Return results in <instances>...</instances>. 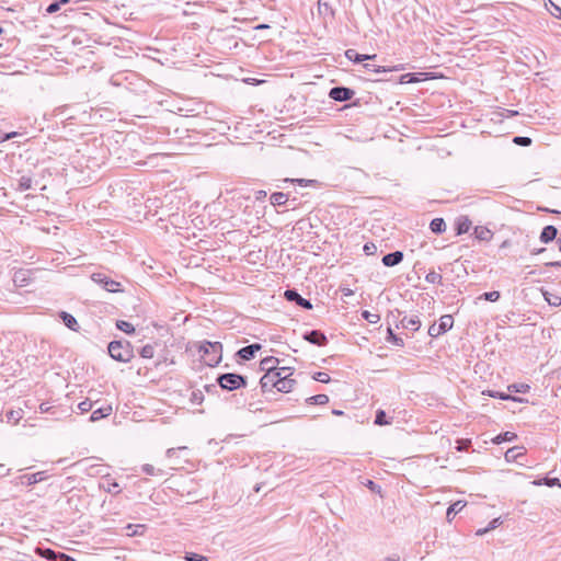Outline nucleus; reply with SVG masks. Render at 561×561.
I'll list each match as a JSON object with an SVG mask.
<instances>
[{
  "label": "nucleus",
  "instance_id": "nucleus-1",
  "mask_svg": "<svg viewBox=\"0 0 561 561\" xmlns=\"http://www.w3.org/2000/svg\"><path fill=\"white\" fill-rule=\"evenodd\" d=\"M199 353L205 364L213 367L221 360L222 345L219 342L205 341L199 346Z\"/></svg>",
  "mask_w": 561,
  "mask_h": 561
},
{
  "label": "nucleus",
  "instance_id": "nucleus-2",
  "mask_svg": "<svg viewBox=\"0 0 561 561\" xmlns=\"http://www.w3.org/2000/svg\"><path fill=\"white\" fill-rule=\"evenodd\" d=\"M110 356L118 362L128 363L133 358V350L128 342L113 341L108 344Z\"/></svg>",
  "mask_w": 561,
  "mask_h": 561
},
{
  "label": "nucleus",
  "instance_id": "nucleus-3",
  "mask_svg": "<svg viewBox=\"0 0 561 561\" xmlns=\"http://www.w3.org/2000/svg\"><path fill=\"white\" fill-rule=\"evenodd\" d=\"M218 385L228 391H232L242 387H245V378L239 374L227 373L217 377Z\"/></svg>",
  "mask_w": 561,
  "mask_h": 561
},
{
  "label": "nucleus",
  "instance_id": "nucleus-4",
  "mask_svg": "<svg viewBox=\"0 0 561 561\" xmlns=\"http://www.w3.org/2000/svg\"><path fill=\"white\" fill-rule=\"evenodd\" d=\"M453 324H454L453 316L444 314L440 317L438 324L433 323L428 328V335L432 337H437V336L444 334L445 332H447L448 330H450L453 328Z\"/></svg>",
  "mask_w": 561,
  "mask_h": 561
},
{
  "label": "nucleus",
  "instance_id": "nucleus-5",
  "mask_svg": "<svg viewBox=\"0 0 561 561\" xmlns=\"http://www.w3.org/2000/svg\"><path fill=\"white\" fill-rule=\"evenodd\" d=\"M92 280L100 286H102L105 290L110 293H118L122 291L121 283L110 278L107 275L103 273H94L91 276Z\"/></svg>",
  "mask_w": 561,
  "mask_h": 561
},
{
  "label": "nucleus",
  "instance_id": "nucleus-6",
  "mask_svg": "<svg viewBox=\"0 0 561 561\" xmlns=\"http://www.w3.org/2000/svg\"><path fill=\"white\" fill-rule=\"evenodd\" d=\"M354 94V90L346 87H334L329 92V96L337 102L350 101Z\"/></svg>",
  "mask_w": 561,
  "mask_h": 561
},
{
  "label": "nucleus",
  "instance_id": "nucleus-7",
  "mask_svg": "<svg viewBox=\"0 0 561 561\" xmlns=\"http://www.w3.org/2000/svg\"><path fill=\"white\" fill-rule=\"evenodd\" d=\"M278 379L279 377L276 370L265 371V374L260 379L262 391L265 392L272 390L273 388L277 389Z\"/></svg>",
  "mask_w": 561,
  "mask_h": 561
},
{
  "label": "nucleus",
  "instance_id": "nucleus-8",
  "mask_svg": "<svg viewBox=\"0 0 561 561\" xmlns=\"http://www.w3.org/2000/svg\"><path fill=\"white\" fill-rule=\"evenodd\" d=\"M284 296L288 301H295L298 306H300L304 309H312V304L310 302V300L302 298L295 289H287L284 293Z\"/></svg>",
  "mask_w": 561,
  "mask_h": 561
},
{
  "label": "nucleus",
  "instance_id": "nucleus-9",
  "mask_svg": "<svg viewBox=\"0 0 561 561\" xmlns=\"http://www.w3.org/2000/svg\"><path fill=\"white\" fill-rule=\"evenodd\" d=\"M47 478L45 471H39L32 474H22L19 477V483L22 485H33Z\"/></svg>",
  "mask_w": 561,
  "mask_h": 561
},
{
  "label": "nucleus",
  "instance_id": "nucleus-10",
  "mask_svg": "<svg viewBox=\"0 0 561 561\" xmlns=\"http://www.w3.org/2000/svg\"><path fill=\"white\" fill-rule=\"evenodd\" d=\"M304 339L311 344L323 346L328 343L327 336L318 330H312L304 334Z\"/></svg>",
  "mask_w": 561,
  "mask_h": 561
},
{
  "label": "nucleus",
  "instance_id": "nucleus-11",
  "mask_svg": "<svg viewBox=\"0 0 561 561\" xmlns=\"http://www.w3.org/2000/svg\"><path fill=\"white\" fill-rule=\"evenodd\" d=\"M262 348V345L259 343H254L248 346L242 347L238 351V356L243 360H250L255 356V353Z\"/></svg>",
  "mask_w": 561,
  "mask_h": 561
},
{
  "label": "nucleus",
  "instance_id": "nucleus-12",
  "mask_svg": "<svg viewBox=\"0 0 561 561\" xmlns=\"http://www.w3.org/2000/svg\"><path fill=\"white\" fill-rule=\"evenodd\" d=\"M403 260V253L401 251H394L386 254L382 257V263L385 266L391 267L401 263Z\"/></svg>",
  "mask_w": 561,
  "mask_h": 561
},
{
  "label": "nucleus",
  "instance_id": "nucleus-13",
  "mask_svg": "<svg viewBox=\"0 0 561 561\" xmlns=\"http://www.w3.org/2000/svg\"><path fill=\"white\" fill-rule=\"evenodd\" d=\"M345 56L347 59H350L351 61H354V62H362V61H365V60H373L377 57V55H363V54H358L355 49H347L345 51Z\"/></svg>",
  "mask_w": 561,
  "mask_h": 561
},
{
  "label": "nucleus",
  "instance_id": "nucleus-14",
  "mask_svg": "<svg viewBox=\"0 0 561 561\" xmlns=\"http://www.w3.org/2000/svg\"><path fill=\"white\" fill-rule=\"evenodd\" d=\"M557 233H558V230L554 226H552V225L546 226L540 233V241L543 243H549L556 239Z\"/></svg>",
  "mask_w": 561,
  "mask_h": 561
},
{
  "label": "nucleus",
  "instance_id": "nucleus-15",
  "mask_svg": "<svg viewBox=\"0 0 561 561\" xmlns=\"http://www.w3.org/2000/svg\"><path fill=\"white\" fill-rule=\"evenodd\" d=\"M289 377L290 376H288V375H284V377H279L278 385H277V391L285 392V393L291 391L296 381Z\"/></svg>",
  "mask_w": 561,
  "mask_h": 561
},
{
  "label": "nucleus",
  "instance_id": "nucleus-16",
  "mask_svg": "<svg viewBox=\"0 0 561 561\" xmlns=\"http://www.w3.org/2000/svg\"><path fill=\"white\" fill-rule=\"evenodd\" d=\"M112 405H106L94 410L90 416L91 422H96L103 417H107L112 414Z\"/></svg>",
  "mask_w": 561,
  "mask_h": 561
},
{
  "label": "nucleus",
  "instance_id": "nucleus-17",
  "mask_svg": "<svg viewBox=\"0 0 561 561\" xmlns=\"http://www.w3.org/2000/svg\"><path fill=\"white\" fill-rule=\"evenodd\" d=\"M278 363H279L278 358L273 357V356H268V357H265V358H263L261 360L260 368L263 371L276 370V367H277Z\"/></svg>",
  "mask_w": 561,
  "mask_h": 561
},
{
  "label": "nucleus",
  "instance_id": "nucleus-18",
  "mask_svg": "<svg viewBox=\"0 0 561 561\" xmlns=\"http://www.w3.org/2000/svg\"><path fill=\"white\" fill-rule=\"evenodd\" d=\"M473 234L480 241H490L493 237V232L489 228L482 226L476 227Z\"/></svg>",
  "mask_w": 561,
  "mask_h": 561
},
{
  "label": "nucleus",
  "instance_id": "nucleus-19",
  "mask_svg": "<svg viewBox=\"0 0 561 561\" xmlns=\"http://www.w3.org/2000/svg\"><path fill=\"white\" fill-rule=\"evenodd\" d=\"M401 325L404 329L417 331L421 327V321L417 317H403V319L401 320Z\"/></svg>",
  "mask_w": 561,
  "mask_h": 561
},
{
  "label": "nucleus",
  "instance_id": "nucleus-20",
  "mask_svg": "<svg viewBox=\"0 0 561 561\" xmlns=\"http://www.w3.org/2000/svg\"><path fill=\"white\" fill-rule=\"evenodd\" d=\"M60 318L62 319L65 325L68 329L72 330L75 332H78L79 324H78V321L76 320V318L72 314H70V313H68L66 311H62V312H60Z\"/></svg>",
  "mask_w": 561,
  "mask_h": 561
},
{
  "label": "nucleus",
  "instance_id": "nucleus-21",
  "mask_svg": "<svg viewBox=\"0 0 561 561\" xmlns=\"http://www.w3.org/2000/svg\"><path fill=\"white\" fill-rule=\"evenodd\" d=\"M470 227L471 220L468 217H460L457 219L456 229L458 234L468 232Z\"/></svg>",
  "mask_w": 561,
  "mask_h": 561
},
{
  "label": "nucleus",
  "instance_id": "nucleus-22",
  "mask_svg": "<svg viewBox=\"0 0 561 561\" xmlns=\"http://www.w3.org/2000/svg\"><path fill=\"white\" fill-rule=\"evenodd\" d=\"M466 506L461 501H457L447 508L446 517L450 522L454 516Z\"/></svg>",
  "mask_w": 561,
  "mask_h": 561
},
{
  "label": "nucleus",
  "instance_id": "nucleus-23",
  "mask_svg": "<svg viewBox=\"0 0 561 561\" xmlns=\"http://www.w3.org/2000/svg\"><path fill=\"white\" fill-rule=\"evenodd\" d=\"M430 228L434 233H443L446 230V222L443 218H435L431 221Z\"/></svg>",
  "mask_w": 561,
  "mask_h": 561
},
{
  "label": "nucleus",
  "instance_id": "nucleus-24",
  "mask_svg": "<svg viewBox=\"0 0 561 561\" xmlns=\"http://www.w3.org/2000/svg\"><path fill=\"white\" fill-rule=\"evenodd\" d=\"M363 67L366 70L374 71L376 73H383V72H388V71H392V70H401L400 66H397V67H393V68H386V67H382V66H375V65H371V64H365Z\"/></svg>",
  "mask_w": 561,
  "mask_h": 561
},
{
  "label": "nucleus",
  "instance_id": "nucleus-25",
  "mask_svg": "<svg viewBox=\"0 0 561 561\" xmlns=\"http://www.w3.org/2000/svg\"><path fill=\"white\" fill-rule=\"evenodd\" d=\"M501 524H502V522H501V518H500V517L494 518V519H492V520L489 523L488 527L478 529V530L476 531V535H477V536H479V537H481V536L485 535L486 533H489V531H491V530L495 529V528H496V527H499Z\"/></svg>",
  "mask_w": 561,
  "mask_h": 561
},
{
  "label": "nucleus",
  "instance_id": "nucleus-26",
  "mask_svg": "<svg viewBox=\"0 0 561 561\" xmlns=\"http://www.w3.org/2000/svg\"><path fill=\"white\" fill-rule=\"evenodd\" d=\"M270 201H271L272 205L280 206V205H284L288 201V197L285 193L276 192L271 195Z\"/></svg>",
  "mask_w": 561,
  "mask_h": 561
},
{
  "label": "nucleus",
  "instance_id": "nucleus-27",
  "mask_svg": "<svg viewBox=\"0 0 561 561\" xmlns=\"http://www.w3.org/2000/svg\"><path fill=\"white\" fill-rule=\"evenodd\" d=\"M517 438V435L513 432H505L492 439L494 444H501L503 442H513Z\"/></svg>",
  "mask_w": 561,
  "mask_h": 561
},
{
  "label": "nucleus",
  "instance_id": "nucleus-28",
  "mask_svg": "<svg viewBox=\"0 0 561 561\" xmlns=\"http://www.w3.org/2000/svg\"><path fill=\"white\" fill-rule=\"evenodd\" d=\"M522 455H524L522 447H512L505 453V459L507 461H515Z\"/></svg>",
  "mask_w": 561,
  "mask_h": 561
},
{
  "label": "nucleus",
  "instance_id": "nucleus-29",
  "mask_svg": "<svg viewBox=\"0 0 561 561\" xmlns=\"http://www.w3.org/2000/svg\"><path fill=\"white\" fill-rule=\"evenodd\" d=\"M307 403L309 404H318V405H323V404H327L329 402V397L327 394H316V396H312V397H309L307 400H306Z\"/></svg>",
  "mask_w": 561,
  "mask_h": 561
},
{
  "label": "nucleus",
  "instance_id": "nucleus-30",
  "mask_svg": "<svg viewBox=\"0 0 561 561\" xmlns=\"http://www.w3.org/2000/svg\"><path fill=\"white\" fill-rule=\"evenodd\" d=\"M145 529V525H133V524H128L126 527H125V530H126V535L127 536H138V535H142V531Z\"/></svg>",
  "mask_w": 561,
  "mask_h": 561
},
{
  "label": "nucleus",
  "instance_id": "nucleus-31",
  "mask_svg": "<svg viewBox=\"0 0 561 561\" xmlns=\"http://www.w3.org/2000/svg\"><path fill=\"white\" fill-rule=\"evenodd\" d=\"M425 280L430 284H442L443 276L435 271H431L426 274Z\"/></svg>",
  "mask_w": 561,
  "mask_h": 561
},
{
  "label": "nucleus",
  "instance_id": "nucleus-32",
  "mask_svg": "<svg viewBox=\"0 0 561 561\" xmlns=\"http://www.w3.org/2000/svg\"><path fill=\"white\" fill-rule=\"evenodd\" d=\"M116 327L117 329H119L121 331L127 333V334H130L135 331V328L131 323L127 322V321H124V320H119L117 321L116 323Z\"/></svg>",
  "mask_w": 561,
  "mask_h": 561
},
{
  "label": "nucleus",
  "instance_id": "nucleus-33",
  "mask_svg": "<svg viewBox=\"0 0 561 561\" xmlns=\"http://www.w3.org/2000/svg\"><path fill=\"white\" fill-rule=\"evenodd\" d=\"M142 472L148 476H162L163 471L161 469L154 468L152 465L146 463L142 466Z\"/></svg>",
  "mask_w": 561,
  "mask_h": 561
},
{
  "label": "nucleus",
  "instance_id": "nucleus-34",
  "mask_svg": "<svg viewBox=\"0 0 561 561\" xmlns=\"http://www.w3.org/2000/svg\"><path fill=\"white\" fill-rule=\"evenodd\" d=\"M32 179L30 176H22L20 180H19V190L21 192H24V191H27L30 188H32Z\"/></svg>",
  "mask_w": 561,
  "mask_h": 561
},
{
  "label": "nucleus",
  "instance_id": "nucleus-35",
  "mask_svg": "<svg viewBox=\"0 0 561 561\" xmlns=\"http://www.w3.org/2000/svg\"><path fill=\"white\" fill-rule=\"evenodd\" d=\"M501 295H500V291L497 290H493V291H488V293H484L482 294L479 299H484V300H488V301H497L500 299Z\"/></svg>",
  "mask_w": 561,
  "mask_h": 561
},
{
  "label": "nucleus",
  "instance_id": "nucleus-36",
  "mask_svg": "<svg viewBox=\"0 0 561 561\" xmlns=\"http://www.w3.org/2000/svg\"><path fill=\"white\" fill-rule=\"evenodd\" d=\"M22 410H18V411H9L7 412L5 416L8 419L9 422H13L14 424H16L20 419L22 417Z\"/></svg>",
  "mask_w": 561,
  "mask_h": 561
},
{
  "label": "nucleus",
  "instance_id": "nucleus-37",
  "mask_svg": "<svg viewBox=\"0 0 561 561\" xmlns=\"http://www.w3.org/2000/svg\"><path fill=\"white\" fill-rule=\"evenodd\" d=\"M154 354V347L150 344H147L141 347L140 356L144 358H152Z\"/></svg>",
  "mask_w": 561,
  "mask_h": 561
},
{
  "label": "nucleus",
  "instance_id": "nucleus-38",
  "mask_svg": "<svg viewBox=\"0 0 561 561\" xmlns=\"http://www.w3.org/2000/svg\"><path fill=\"white\" fill-rule=\"evenodd\" d=\"M362 317L367 320L369 323H377L380 320V316L377 313H371L367 310L362 312Z\"/></svg>",
  "mask_w": 561,
  "mask_h": 561
},
{
  "label": "nucleus",
  "instance_id": "nucleus-39",
  "mask_svg": "<svg viewBox=\"0 0 561 561\" xmlns=\"http://www.w3.org/2000/svg\"><path fill=\"white\" fill-rule=\"evenodd\" d=\"M387 341L388 342H391L398 346H402L403 345V340L401 337H398L391 328H388V337H387Z\"/></svg>",
  "mask_w": 561,
  "mask_h": 561
},
{
  "label": "nucleus",
  "instance_id": "nucleus-40",
  "mask_svg": "<svg viewBox=\"0 0 561 561\" xmlns=\"http://www.w3.org/2000/svg\"><path fill=\"white\" fill-rule=\"evenodd\" d=\"M375 424L377 425H386L389 424L387 420L386 412L383 410H378L376 413Z\"/></svg>",
  "mask_w": 561,
  "mask_h": 561
},
{
  "label": "nucleus",
  "instance_id": "nucleus-41",
  "mask_svg": "<svg viewBox=\"0 0 561 561\" xmlns=\"http://www.w3.org/2000/svg\"><path fill=\"white\" fill-rule=\"evenodd\" d=\"M545 299L551 306L558 307L561 305V297H559V296H553L548 293H545Z\"/></svg>",
  "mask_w": 561,
  "mask_h": 561
},
{
  "label": "nucleus",
  "instance_id": "nucleus-42",
  "mask_svg": "<svg viewBox=\"0 0 561 561\" xmlns=\"http://www.w3.org/2000/svg\"><path fill=\"white\" fill-rule=\"evenodd\" d=\"M316 381L328 383L330 382V376L327 373L318 371L312 377Z\"/></svg>",
  "mask_w": 561,
  "mask_h": 561
},
{
  "label": "nucleus",
  "instance_id": "nucleus-43",
  "mask_svg": "<svg viewBox=\"0 0 561 561\" xmlns=\"http://www.w3.org/2000/svg\"><path fill=\"white\" fill-rule=\"evenodd\" d=\"M78 408L81 411V413L89 412L93 408V402L90 401L89 399H87V400L80 402L78 404Z\"/></svg>",
  "mask_w": 561,
  "mask_h": 561
},
{
  "label": "nucleus",
  "instance_id": "nucleus-44",
  "mask_svg": "<svg viewBox=\"0 0 561 561\" xmlns=\"http://www.w3.org/2000/svg\"><path fill=\"white\" fill-rule=\"evenodd\" d=\"M185 560L186 561H208L207 557L201 556L197 553H193V552L186 553Z\"/></svg>",
  "mask_w": 561,
  "mask_h": 561
},
{
  "label": "nucleus",
  "instance_id": "nucleus-45",
  "mask_svg": "<svg viewBox=\"0 0 561 561\" xmlns=\"http://www.w3.org/2000/svg\"><path fill=\"white\" fill-rule=\"evenodd\" d=\"M508 390H513L515 392L526 393L529 390V386L525 385V383H519V385L515 383V385L510 386Z\"/></svg>",
  "mask_w": 561,
  "mask_h": 561
},
{
  "label": "nucleus",
  "instance_id": "nucleus-46",
  "mask_svg": "<svg viewBox=\"0 0 561 561\" xmlns=\"http://www.w3.org/2000/svg\"><path fill=\"white\" fill-rule=\"evenodd\" d=\"M377 251V247L375 243L373 242H368L364 245V252L365 254L367 255H373L375 254V252Z\"/></svg>",
  "mask_w": 561,
  "mask_h": 561
},
{
  "label": "nucleus",
  "instance_id": "nucleus-47",
  "mask_svg": "<svg viewBox=\"0 0 561 561\" xmlns=\"http://www.w3.org/2000/svg\"><path fill=\"white\" fill-rule=\"evenodd\" d=\"M514 142L520 146H529L531 144V139L528 137L517 136L514 138Z\"/></svg>",
  "mask_w": 561,
  "mask_h": 561
},
{
  "label": "nucleus",
  "instance_id": "nucleus-48",
  "mask_svg": "<svg viewBox=\"0 0 561 561\" xmlns=\"http://www.w3.org/2000/svg\"><path fill=\"white\" fill-rule=\"evenodd\" d=\"M59 9H60V5H59L58 1H54L46 8V12L49 14H53V13H56L57 11H59Z\"/></svg>",
  "mask_w": 561,
  "mask_h": 561
},
{
  "label": "nucleus",
  "instance_id": "nucleus-49",
  "mask_svg": "<svg viewBox=\"0 0 561 561\" xmlns=\"http://www.w3.org/2000/svg\"><path fill=\"white\" fill-rule=\"evenodd\" d=\"M457 443H458L457 450L462 451L469 447L471 442L469 439H467V440L461 439V440H458Z\"/></svg>",
  "mask_w": 561,
  "mask_h": 561
},
{
  "label": "nucleus",
  "instance_id": "nucleus-50",
  "mask_svg": "<svg viewBox=\"0 0 561 561\" xmlns=\"http://www.w3.org/2000/svg\"><path fill=\"white\" fill-rule=\"evenodd\" d=\"M15 136H18L16 131L8 133V134L0 131V142L9 140Z\"/></svg>",
  "mask_w": 561,
  "mask_h": 561
},
{
  "label": "nucleus",
  "instance_id": "nucleus-51",
  "mask_svg": "<svg viewBox=\"0 0 561 561\" xmlns=\"http://www.w3.org/2000/svg\"><path fill=\"white\" fill-rule=\"evenodd\" d=\"M185 449H187V447H185V446H182L179 448H169L165 453V456L171 459L174 457V455L178 450H185Z\"/></svg>",
  "mask_w": 561,
  "mask_h": 561
},
{
  "label": "nucleus",
  "instance_id": "nucleus-52",
  "mask_svg": "<svg viewBox=\"0 0 561 561\" xmlns=\"http://www.w3.org/2000/svg\"><path fill=\"white\" fill-rule=\"evenodd\" d=\"M290 370L291 369L289 367H282V368L276 367V373H278V377H284V375L290 376L291 375Z\"/></svg>",
  "mask_w": 561,
  "mask_h": 561
},
{
  "label": "nucleus",
  "instance_id": "nucleus-53",
  "mask_svg": "<svg viewBox=\"0 0 561 561\" xmlns=\"http://www.w3.org/2000/svg\"><path fill=\"white\" fill-rule=\"evenodd\" d=\"M416 81L414 73H405L401 76V82H414Z\"/></svg>",
  "mask_w": 561,
  "mask_h": 561
},
{
  "label": "nucleus",
  "instance_id": "nucleus-54",
  "mask_svg": "<svg viewBox=\"0 0 561 561\" xmlns=\"http://www.w3.org/2000/svg\"><path fill=\"white\" fill-rule=\"evenodd\" d=\"M285 181H289V179H286ZM290 182H297V183H299L300 185H305V186H307V185H309V184L313 183V181H312V180H305V179L290 180Z\"/></svg>",
  "mask_w": 561,
  "mask_h": 561
},
{
  "label": "nucleus",
  "instance_id": "nucleus-55",
  "mask_svg": "<svg viewBox=\"0 0 561 561\" xmlns=\"http://www.w3.org/2000/svg\"><path fill=\"white\" fill-rule=\"evenodd\" d=\"M551 4H552L553 10H554V11H551V13H552L556 18H558V19H560V20H561V8H560V7H558V5H556V4H554V3H552V2H551Z\"/></svg>",
  "mask_w": 561,
  "mask_h": 561
},
{
  "label": "nucleus",
  "instance_id": "nucleus-56",
  "mask_svg": "<svg viewBox=\"0 0 561 561\" xmlns=\"http://www.w3.org/2000/svg\"><path fill=\"white\" fill-rule=\"evenodd\" d=\"M107 491L108 492H113V493H119L121 489H119V485L116 482H113L111 484V486H108Z\"/></svg>",
  "mask_w": 561,
  "mask_h": 561
},
{
  "label": "nucleus",
  "instance_id": "nucleus-57",
  "mask_svg": "<svg viewBox=\"0 0 561 561\" xmlns=\"http://www.w3.org/2000/svg\"><path fill=\"white\" fill-rule=\"evenodd\" d=\"M39 410L42 413H47L50 411V407L47 402H43L41 405H39Z\"/></svg>",
  "mask_w": 561,
  "mask_h": 561
},
{
  "label": "nucleus",
  "instance_id": "nucleus-58",
  "mask_svg": "<svg viewBox=\"0 0 561 561\" xmlns=\"http://www.w3.org/2000/svg\"><path fill=\"white\" fill-rule=\"evenodd\" d=\"M496 398H500L502 400H517L516 398L510 396V394H505V393H501V392H497V397Z\"/></svg>",
  "mask_w": 561,
  "mask_h": 561
},
{
  "label": "nucleus",
  "instance_id": "nucleus-59",
  "mask_svg": "<svg viewBox=\"0 0 561 561\" xmlns=\"http://www.w3.org/2000/svg\"><path fill=\"white\" fill-rule=\"evenodd\" d=\"M44 556L48 559H54L57 557V553L50 549H47Z\"/></svg>",
  "mask_w": 561,
  "mask_h": 561
},
{
  "label": "nucleus",
  "instance_id": "nucleus-60",
  "mask_svg": "<svg viewBox=\"0 0 561 561\" xmlns=\"http://www.w3.org/2000/svg\"><path fill=\"white\" fill-rule=\"evenodd\" d=\"M59 558L61 559V561H76L72 557L65 553H59Z\"/></svg>",
  "mask_w": 561,
  "mask_h": 561
},
{
  "label": "nucleus",
  "instance_id": "nucleus-61",
  "mask_svg": "<svg viewBox=\"0 0 561 561\" xmlns=\"http://www.w3.org/2000/svg\"><path fill=\"white\" fill-rule=\"evenodd\" d=\"M559 482V479L558 478H553V479H546V483L550 486L557 484Z\"/></svg>",
  "mask_w": 561,
  "mask_h": 561
},
{
  "label": "nucleus",
  "instance_id": "nucleus-62",
  "mask_svg": "<svg viewBox=\"0 0 561 561\" xmlns=\"http://www.w3.org/2000/svg\"><path fill=\"white\" fill-rule=\"evenodd\" d=\"M546 265L551 267H561V261L548 262Z\"/></svg>",
  "mask_w": 561,
  "mask_h": 561
},
{
  "label": "nucleus",
  "instance_id": "nucleus-63",
  "mask_svg": "<svg viewBox=\"0 0 561 561\" xmlns=\"http://www.w3.org/2000/svg\"><path fill=\"white\" fill-rule=\"evenodd\" d=\"M249 410H250V411H252V412H255V411H259V410H261V409H260V408H257V407H255V404H254V403H250V404H249Z\"/></svg>",
  "mask_w": 561,
  "mask_h": 561
},
{
  "label": "nucleus",
  "instance_id": "nucleus-64",
  "mask_svg": "<svg viewBox=\"0 0 561 561\" xmlns=\"http://www.w3.org/2000/svg\"><path fill=\"white\" fill-rule=\"evenodd\" d=\"M367 486H368L369 489L374 490V489H375V483H374L373 481H370V480H369V481H368V483H367Z\"/></svg>",
  "mask_w": 561,
  "mask_h": 561
}]
</instances>
